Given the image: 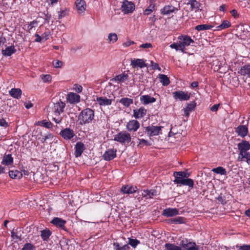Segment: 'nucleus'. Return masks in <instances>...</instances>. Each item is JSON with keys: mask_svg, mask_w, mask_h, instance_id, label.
Returning a JSON list of instances; mask_svg holds the SVG:
<instances>
[{"mask_svg": "<svg viewBox=\"0 0 250 250\" xmlns=\"http://www.w3.org/2000/svg\"><path fill=\"white\" fill-rule=\"evenodd\" d=\"M65 103L60 100L56 103H51L46 109L48 115L51 116L52 120L56 124H60L62 118L60 116L61 113L64 112Z\"/></svg>", "mask_w": 250, "mask_h": 250, "instance_id": "obj_1", "label": "nucleus"}, {"mask_svg": "<svg viewBox=\"0 0 250 250\" xmlns=\"http://www.w3.org/2000/svg\"><path fill=\"white\" fill-rule=\"evenodd\" d=\"M128 79V75L127 74L123 73L122 74L118 75L115 77L111 79L112 81H118L120 82H124Z\"/></svg>", "mask_w": 250, "mask_h": 250, "instance_id": "obj_29", "label": "nucleus"}, {"mask_svg": "<svg viewBox=\"0 0 250 250\" xmlns=\"http://www.w3.org/2000/svg\"><path fill=\"white\" fill-rule=\"evenodd\" d=\"M51 223L57 227H59L64 229L66 221L62 218L55 217L51 221Z\"/></svg>", "mask_w": 250, "mask_h": 250, "instance_id": "obj_26", "label": "nucleus"}, {"mask_svg": "<svg viewBox=\"0 0 250 250\" xmlns=\"http://www.w3.org/2000/svg\"><path fill=\"white\" fill-rule=\"evenodd\" d=\"M0 125L3 127H7L8 126V123L4 119H0Z\"/></svg>", "mask_w": 250, "mask_h": 250, "instance_id": "obj_62", "label": "nucleus"}, {"mask_svg": "<svg viewBox=\"0 0 250 250\" xmlns=\"http://www.w3.org/2000/svg\"><path fill=\"white\" fill-rule=\"evenodd\" d=\"M239 250H250V245H244L243 246H241L239 247Z\"/></svg>", "mask_w": 250, "mask_h": 250, "instance_id": "obj_60", "label": "nucleus"}, {"mask_svg": "<svg viewBox=\"0 0 250 250\" xmlns=\"http://www.w3.org/2000/svg\"><path fill=\"white\" fill-rule=\"evenodd\" d=\"M179 214V210L176 208H167L165 209L162 215L167 217H170L176 216Z\"/></svg>", "mask_w": 250, "mask_h": 250, "instance_id": "obj_11", "label": "nucleus"}, {"mask_svg": "<svg viewBox=\"0 0 250 250\" xmlns=\"http://www.w3.org/2000/svg\"><path fill=\"white\" fill-rule=\"evenodd\" d=\"M42 125L47 128H51L53 127V124L50 122H47L46 120H43L42 122Z\"/></svg>", "mask_w": 250, "mask_h": 250, "instance_id": "obj_50", "label": "nucleus"}, {"mask_svg": "<svg viewBox=\"0 0 250 250\" xmlns=\"http://www.w3.org/2000/svg\"><path fill=\"white\" fill-rule=\"evenodd\" d=\"M178 9L172 5H166L161 10L163 15H169L170 13L177 11Z\"/></svg>", "mask_w": 250, "mask_h": 250, "instance_id": "obj_22", "label": "nucleus"}, {"mask_svg": "<svg viewBox=\"0 0 250 250\" xmlns=\"http://www.w3.org/2000/svg\"><path fill=\"white\" fill-rule=\"evenodd\" d=\"M212 171L217 174L224 175H227V171L226 169L222 167H218L216 168H214L212 169Z\"/></svg>", "mask_w": 250, "mask_h": 250, "instance_id": "obj_43", "label": "nucleus"}, {"mask_svg": "<svg viewBox=\"0 0 250 250\" xmlns=\"http://www.w3.org/2000/svg\"><path fill=\"white\" fill-rule=\"evenodd\" d=\"M188 4L190 5L191 10H199L201 6V3L196 0H190Z\"/></svg>", "mask_w": 250, "mask_h": 250, "instance_id": "obj_34", "label": "nucleus"}, {"mask_svg": "<svg viewBox=\"0 0 250 250\" xmlns=\"http://www.w3.org/2000/svg\"><path fill=\"white\" fill-rule=\"evenodd\" d=\"M95 117L94 111L91 108L83 109L78 116V122L81 125L91 123Z\"/></svg>", "mask_w": 250, "mask_h": 250, "instance_id": "obj_2", "label": "nucleus"}, {"mask_svg": "<svg viewBox=\"0 0 250 250\" xmlns=\"http://www.w3.org/2000/svg\"><path fill=\"white\" fill-rule=\"evenodd\" d=\"M16 51L14 45L6 47L5 49L2 50V54L5 56H10Z\"/></svg>", "mask_w": 250, "mask_h": 250, "instance_id": "obj_27", "label": "nucleus"}, {"mask_svg": "<svg viewBox=\"0 0 250 250\" xmlns=\"http://www.w3.org/2000/svg\"><path fill=\"white\" fill-rule=\"evenodd\" d=\"M35 247L30 243L25 244L21 250H34Z\"/></svg>", "mask_w": 250, "mask_h": 250, "instance_id": "obj_49", "label": "nucleus"}, {"mask_svg": "<svg viewBox=\"0 0 250 250\" xmlns=\"http://www.w3.org/2000/svg\"><path fill=\"white\" fill-rule=\"evenodd\" d=\"M152 44L150 43H146L140 45V47L143 48H148L152 47Z\"/></svg>", "mask_w": 250, "mask_h": 250, "instance_id": "obj_61", "label": "nucleus"}, {"mask_svg": "<svg viewBox=\"0 0 250 250\" xmlns=\"http://www.w3.org/2000/svg\"><path fill=\"white\" fill-rule=\"evenodd\" d=\"M173 175L180 176L182 179H188L189 176V174L186 171H175Z\"/></svg>", "mask_w": 250, "mask_h": 250, "instance_id": "obj_46", "label": "nucleus"}, {"mask_svg": "<svg viewBox=\"0 0 250 250\" xmlns=\"http://www.w3.org/2000/svg\"><path fill=\"white\" fill-rule=\"evenodd\" d=\"M63 62L59 60H56L53 62V65L55 68H60L62 66Z\"/></svg>", "mask_w": 250, "mask_h": 250, "instance_id": "obj_54", "label": "nucleus"}, {"mask_svg": "<svg viewBox=\"0 0 250 250\" xmlns=\"http://www.w3.org/2000/svg\"><path fill=\"white\" fill-rule=\"evenodd\" d=\"M20 228L13 229L11 232V237L13 239H17L21 241V233Z\"/></svg>", "mask_w": 250, "mask_h": 250, "instance_id": "obj_28", "label": "nucleus"}, {"mask_svg": "<svg viewBox=\"0 0 250 250\" xmlns=\"http://www.w3.org/2000/svg\"><path fill=\"white\" fill-rule=\"evenodd\" d=\"M219 106V104H214L213 106H212L210 107V110L213 112H216L218 109Z\"/></svg>", "mask_w": 250, "mask_h": 250, "instance_id": "obj_64", "label": "nucleus"}, {"mask_svg": "<svg viewBox=\"0 0 250 250\" xmlns=\"http://www.w3.org/2000/svg\"><path fill=\"white\" fill-rule=\"evenodd\" d=\"M137 190V187H133V186H128V191H129V194H132L134 192H135Z\"/></svg>", "mask_w": 250, "mask_h": 250, "instance_id": "obj_59", "label": "nucleus"}, {"mask_svg": "<svg viewBox=\"0 0 250 250\" xmlns=\"http://www.w3.org/2000/svg\"><path fill=\"white\" fill-rule=\"evenodd\" d=\"M147 110L144 107L133 110V116L135 119H140L144 117L146 114Z\"/></svg>", "mask_w": 250, "mask_h": 250, "instance_id": "obj_14", "label": "nucleus"}, {"mask_svg": "<svg viewBox=\"0 0 250 250\" xmlns=\"http://www.w3.org/2000/svg\"><path fill=\"white\" fill-rule=\"evenodd\" d=\"M13 163V158L11 154L5 155L3 157L1 163L6 166L11 165Z\"/></svg>", "mask_w": 250, "mask_h": 250, "instance_id": "obj_30", "label": "nucleus"}, {"mask_svg": "<svg viewBox=\"0 0 250 250\" xmlns=\"http://www.w3.org/2000/svg\"><path fill=\"white\" fill-rule=\"evenodd\" d=\"M238 159L239 161H245L249 165L250 164V152L245 151L243 153H239Z\"/></svg>", "mask_w": 250, "mask_h": 250, "instance_id": "obj_24", "label": "nucleus"}, {"mask_svg": "<svg viewBox=\"0 0 250 250\" xmlns=\"http://www.w3.org/2000/svg\"><path fill=\"white\" fill-rule=\"evenodd\" d=\"M121 9L125 14L131 13L135 10V5L132 2L124 0L122 3Z\"/></svg>", "mask_w": 250, "mask_h": 250, "instance_id": "obj_7", "label": "nucleus"}, {"mask_svg": "<svg viewBox=\"0 0 250 250\" xmlns=\"http://www.w3.org/2000/svg\"><path fill=\"white\" fill-rule=\"evenodd\" d=\"M38 23V21H33L30 22L28 26V30L29 32H31L33 28L37 25Z\"/></svg>", "mask_w": 250, "mask_h": 250, "instance_id": "obj_51", "label": "nucleus"}, {"mask_svg": "<svg viewBox=\"0 0 250 250\" xmlns=\"http://www.w3.org/2000/svg\"><path fill=\"white\" fill-rule=\"evenodd\" d=\"M140 243L139 240L136 239H132L131 238H128V245H130L131 247L134 248H135L138 244Z\"/></svg>", "mask_w": 250, "mask_h": 250, "instance_id": "obj_47", "label": "nucleus"}, {"mask_svg": "<svg viewBox=\"0 0 250 250\" xmlns=\"http://www.w3.org/2000/svg\"><path fill=\"white\" fill-rule=\"evenodd\" d=\"M117 150L114 149H109L103 155L104 159L106 161L113 159L116 156Z\"/></svg>", "mask_w": 250, "mask_h": 250, "instance_id": "obj_15", "label": "nucleus"}, {"mask_svg": "<svg viewBox=\"0 0 250 250\" xmlns=\"http://www.w3.org/2000/svg\"><path fill=\"white\" fill-rule=\"evenodd\" d=\"M58 13H59V15H58L59 19H62V17H64L66 15V11H59Z\"/></svg>", "mask_w": 250, "mask_h": 250, "instance_id": "obj_63", "label": "nucleus"}, {"mask_svg": "<svg viewBox=\"0 0 250 250\" xmlns=\"http://www.w3.org/2000/svg\"><path fill=\"white\" fill-rule=\"evenodd\" d=\"M173 98L180 101H188L190 97V94L183 91H176L172 93Z\"/></svg>", "mask_w": 250, "mask_h": 250, "instance_id": "obj_5", "label": "nucleus"}, {"mask_svg": "<svg viewBox=\"0 0 250 250\" xmlns=\"http://www.w3.org/2000/svg\"><path fill=\"white\" fill-rule=\"evenodd\" d=\"M213 26L208 24H200L195 26V29L197 31L211 29Z\"/></svg>", "mask_w": 250, "mask_h": 250, "instance_id": "obj_40", "label": "nucleus"}, {"mask_svg": "<svg viewBox=\"0 0 250 250\" xmlns=\"http://www.w3.org/2000/svg\"><path fill=\"white\" fill-rule=\"evenodd\" d=\"M51 76L50 75H43V77L42 78V79L43 81V82H48L51 81Z\"/></svg>", "mask_w": 250, "mask_h": 250, "instance_id": "obj_57", "label": "nucleus"}, {"mask_svg": "<svg viewBox=\"0 0 250 250\" xmlns=\"http://www.w3.org/2000/svg\"><path fill=\"white\" fill-rule=\"evenodd\" d=\"M51 232L49 229H45L41 231V236L43 241H47L51 235Z\"/></svg>", "mask_w": 250, "mask_h": 250, "instance_id": "obj_35", "label": "nucleus"}, {"mask_svg": "<svg viewBox=\"0 0 250 250\" xmlns=\"http://www.w3.org/2000/svg\"><path fill=\"white\" fill-rule=\"evenodd\" d=\"M178 39L180 44V50L183 53H186V47L194 43V41L188 35H181L178 37Z\"/></svg>", "mask_w": 250, "mask_h": 250, "instance_id": "obj_3", "label": "nucleus"}, {"mask_svg": "<svg viewBox=\"0 0 250 250\" xmlns=\"http://www.w3.org/2000/svg\"><path fill=\"white\" fill-rule=\"evenodd\" d=\"M159 78L160 82L162 83L164 86H167L170 83V81L168 77L164 74H159Z\"/></svg>", "mask_w": 250, "mask_h": 250, "instance_id": "obj_36", "label": "nucleus"}, {"mask_svg": "<svg viewBox=\"0 0 250 250\" xmlns=\"http://www.w3.org/2000/svg\"><path fill=\"white\" fill-rule=\"evenodd\" d=\"M155 5L150 2L149 6L144 11V14L148 15L155 10Z\"/></svg>", "mask_w": 250, "mask_h": 250, "instance_id": "obj_45", "label": "nucleus"}, {"mask_svg": "<svg viewBox=\"0 0 250 250\" xmlns=\"http://www.w3.org/2000/svg\"><path fill=\"white\" fill-rule=\"evenodd\" d=\"M235 132L239 136L244 137L248 133V128L245 125H240L236 128Z\"/></svg>", "mask_w": 250, "mask_h": 250, "instance_id": "obj_25", "label": "nucleus"}, {"mask_svg": "<svg viewBox=\"0 0 250 250\" xmlns=\"http://www.w3.org/2000/svg\"><path fill=\"white\" fill-rule=\"evenodd\" d=\"M119 103L125 107H128L131 104H133V100L128 98H122L120 100Z\"/></svg>", "mask_w": 250, "mask_h": 250, "instance_id": "obj_31", "label": "nucleus"}, {"mask_svg": "<svg viewBox=\"0 0 250 250\" xmlns=\"http://www.w3.org/2000/svg\"><path fill=\"white\" fill-rule=\"evenodd\" d=\"M96 101L101 106H106L111 104L112 99H108L106 97H100L97 98Z\"/></svg>", "mask_w": 250, "mask_h": 250, "instance_id": "obj_20", "label": "nucleus"}, {"mask_svg": "<svg viewBox=\"0 0 250 250\" xmlns=\"http://www.w3.org/2000/svg\"><path fill=\"white\" fill-rule=\"evenodd\" d=\"M121 192L124 194H129L128 185H124L121 188Z\"/></svg>", "mask_w": 250, "mask_h": 250, "instance_id": "obj_56", "label": "nucleus"}, {"mask_svg": "<svg viewBox=\"0 0 250 250\" xmlns=\"http://www.w3.org/2000/svg\"><path fill=\"white\" fill-rule=\"evenodd\" d=\"M131 65L133 68L139 67L141 68L146 66V64L145 63L144 60L140 59L132 60L131 61Z\"/></svg>", "mask_w": 250, "mask_h": 250, "instance_id": "obj_19", "label": "nucleus"}, {"mask_svg": "<svg viewBox=\"0 0 250 250\" xmlns=\"http://www.w3.org/2000/svg\"><path fill=\"white\" fill-rule=\"evenodd\" d=\"M74 86V89L77 92L81 93L82 91L83 87L81 85L76 84Z\"/></svg>", "mask_w": 250, "mask_h": 250, "instance_id": "obj_58", "label": "nucleus"}, {"mask_svg": "<svg viewBox=\"0 0 250 250\" xmlns=\"http://www.w3.org/2000/svg\"><path fill=\"white\" fill-rule=\"evenodd\" d=\"M196 106V103L194 101L188 103L187 106L184 109L185 116L188 117L189 115V112L194 110Z\"/></svg>", "mask_w": 250, "mask_h": 250, "instance_id": "obj_23", "label": "nucleus"}, {"mask_svg": "<svg viewBox=\"0 0 250 250\" xmlns=\"http://www.w3.org/2000/svg\"><path fill=\"white\" fill-rule=\"evenodd\" d=\"M9 176L12 179H20L22 176V174L21 172L18 170H10L9 172Z\"/></svg>", "mask_w": 250, "mask_h": 250, "instance_id": "obj_38", "label": "nucleus"}, {"mask_svg": "<svg viewBox=\"0 0 250 250\" xmlns=\"http://www.w3.org/2000/svg\"><path fill=\"white\" fill-rule=\"evenodd\" d=\"M180 44L179 42L177 43H173L170 45L171 48L175 49L176 50H180Z\"/></svg>", "mask_w": 250, "mask_h": 250, "instance_id": "obj_55", "label": "nucleus"}, {"mask_svg": "<svg viewBox=\"0 0 250 250\" xmlns=\"http://www.w3.org/2000/svg\"><path fill=\"white\" fill-rule=\"evenodd\" d=\"M192 242H190L188 240L186 239L181 241L179 245L184 249H186L187 250V248L189 247L191 244H192Z\"/></svg>", "mask_w": 250, "mask_h": 250, "instance_id": "obj_44", "label": "nucleus"}, {"mask_svg": "<svg viewBox=\"0 0 250 250\" xmlns=\"http://www.w3.org/2000/svg\"><path fill=\"white\" fill-rule=\"evenodd\" d=\"M184 218L182 217H177L173 219L168 220V223L170 224H182L184 223Z\"/></svg>", "mask_w": 250, "mask_h": 250, "instance_id": "obj_39", "label": "nucleus"}, {"mask_svg": "<svg viewBox=\"0 0 250 250\" xmlns=\"http://www.w3.org/2000/svg\"><path fill=\"white\" fill-rule=\"evenodd\" d=\"M140 142L138 144V146H140V147H143L144 145H146L147 146H150L151 144L149 143L147 141L145 140V139H141L139 140Z\"/></svg>", "mask_w": 250, "mask_h": 250, "instance_id": "obj_52", "label": "nucleus"}, {"mask_svg": "<svg viewBox=\"0 0 250 250\" xmlns=\"http://www.w3.org/2000/svg\"><path fill=\"white\" fill-rule=\"evenodd\" d=\"M66 99L70 104H75L80 102V96L77 94L70 92L67 95Z\"/></svg>", "mask_w": 250, "mask_h": 250, "instance_id": "obj_13", "label": "nucleus"}, {"mask_svg": "<svg viewBox=\"0 0 250 250\" xmlns=\"http://www.w3.org/2000/svg\"><path fill=\"white\" fill-rule=\"evenodd\" d=\"M75 155L76 157H80L85 149L84 145L81 142H78L75 145Z\"/></svg>", "mask_w": 250, "mask_h": 250, "instance_id": "obj_17", "label": "nucleus"}, {"mask_svg": "<svg viewBox=\"0 0 250 250\" xmlns=\"http://www.w3.org/2000/svg\"><path fill=\"white\" fill-rule=\"evenodd\" d=\"M239 153H243L250 149V144L247 141L243 140L237 145Z\"/></svg>", "mask_w": 250, "mask_h": 250, "instance_id": "obj_16", "label": "nucleus"}, {"mask_svg": "<svg viewBox=\"0 0 250 250\" xmlns=\"http://www.w3.org/2000/svg\"><path fill=\"white\" fill-rule=\"evenodd\" d=\"M131 140L130 134L126 131L118 133L114 137V140L122 144L129 143Z\"/></svg>", "mask_w": 250, "mask_h": 250, "instance_id": "obj_4", "label": "nucleus"}, {"mask_svg": "<svg viewBox=\"0 0 250 250\" xmlns=\"http://www.w3.org/2000/svg\"><path fill=\"white\" fill-rule=\"evenodd\" d=\"M231 26L230 22L228 21H224L222 24H221L220 25L217 26V30H221L222 29L228 28L229 27Z\"/></svg>", "mask_w": 250, "mask_h": 250, "instance_id": "obj_41", "label": "nucleus"}, {"mask_svg": "<svg viewBox=\"0 0 250 250\" xmlns=\"http://www.w3.org/2000/svg\"><path fill=\"white\" fill-rule=\"evenodd\" d=\"M187 250H203V249L200 250L199 246H197L195 243L192 242V244L187 248Z\"/></svg>", "mask_w": 250, "mask_h": 250, "instance_id": "obj_53", "label": "nucleus"}, {"mask_svg": "<svg viewBox=\"0 0 250 250\" xmlns=\"http://www.w3.org/2000/svg\"><path fill=\"white\" fill-rule=\"evenodd\" d=\"M144 197L146 199L152 198L153 196H156L158 195L157 191L155 189L150 190H144L142 193Z\"/></svg>", "mask_w": 250, "mask_h": 250, "instance_id": "obj_21", "label": "nucleus"}, {"mask_svg": "<svg viewBox=\"0 0 250 250\" xmlns=\"http://www.w3.org/2000/svg\"><path fill=\"white\" fill-rule=\"evenodd\" d=\"M165 247L167 250H182L180 247L176 246L173 244L166 243Z\"/></svg>", "mask_w": 250, "mask_h": 250, "instance_id": "obj_42", "label": "nucleus"}, {"mask_svg": "<svg viewBox=\"0 0 250 250\" xmlns=\"http://www.w3.org/2000/svg\"><path fill=\"white\" fill-rule=\"evenodd\" d=\"M163 128L161 126H148L145 128L146 131L150 136L158 135Z\"/></svg>", "mask_w": 250, "mask_h": 250, "instance_id": "obj_8", "label": "nucleus"}, {"mask_svg": "<svg viewBox=\"0 0 250 250\" xmlns=\"http://www.w3.org/2000/svg\"><path fill=\"white\" fill-rule=\"evenodd\" d=\"M113 245L115 250H128L130 249L128 244L122 245V244H119L118 242H114Z\"/></svg>", "mask_w": 250, "mask_h": 250, "instance_id": "obj_33", "label": "nucleus"}, {"mask_svg": "<svg viewBox=\"0 0 250 250\" xmlns=\"http://www.w3.org/2000/svg\"><path fill=\"white\" fill-rule=\"evenodd\" d=\"M60 135L65 140H70L75 136V133L73 129L66 128L61 131Z\"/></svg>", "mask_w": 250, "mask_h": 250, "instance_id": "obj_9", "label": "nucleus"}, {"mask_svg": "<svg viewBox=\"0 0 250 250\" xmlns=\"http://www.w3.org/2000/svg\"><path fill=\"white\" fill-rule=\"evenodd\" d=\"M75 4L79 14H81L84 12L86 7V2L84 0H76Z\"/></svg>", "mask_w": 250, "mask_h": 250, "instance_id": "obj_12", "label": "nucleus"}, {"mask_svg": "<svg viewBox=\"0 0 250 250\" xmlns=\"http://www.w3.org/2000/svg\"><path fill=\"white\" fill-rule=\"evenodd\" d=\"M139 127V122L135 120H132L129 121L126 125V128L130 132H135L137 131Z\"/></svg>", "mask_w": 250, "mask_h": 250, "instance_id": "obj_10", "label": "nucleus"}, {"mask_svg": "<svg viewBox=\"0 0 250 250\" xmlns=\"http://www.w3.org/2000/svg\"><path fill=\"white\" fill-rule=\"evenodd\" d=\"M156 101V99L155 98L151 97L149 95H143L140 97V101L144 105L154 103Z\"/></svg>", "mask_w": 250, "mask_h": 250, "instance_id": "obj_18", "label": "nucleus"}, {"mask_svg": "<svg viewBox=\"0 0 250 250\" xmlns=\"http://www.w3.org/2000/svg\"><path fill=\"white\" fill-rule=\"evenodd\" d=\"M175 179L173 182L175 184H181L184 186H188L189 188H193L194 186V181L191 179H182L180 176L173 175Z\"/></svg>", "mask_w": 250, "mask_h": 250, "instance_id": "obj_6", "label": "nucleus"}, {"mask_svg": "<svg viewBox=\"0 0 250 250\" xmlns=\"http://www.w3.org/2000/svg\"><path fill=\"white\" fill-rule=\"evenodd\" d=\"M240 72L242 75H248L250 77V65H245L242 66Z\"/></svg>", "mask_w": 250, "mask_h": 250, "instance_id": "obj_37", "label": "nucleus"}, {"mask_svg": "<svg viewBox=\"0 0 250 250\" xmlns=\"http://www.w3.org/2000/svg\"><path fill=\"white\" fill-rule=\"evenodd\" d=\"M108 40L109 42H115L118 40V37L116 33H110L108 36Z\"/></svg>", "mask_w": 250, "mask_h": 250, "instance_id": "obj_48", "label": "nucleus"}, {"mask_svg": "<svg viewBox=\"0 0 250 250\" xmlns=\"http://www.w3.org/2000/svg\"><path fill=\"white\" fill-rule=\"evenodd\" d=\"M22 91L20 88H12L9 91L10 95L13 98L18 99L21 97Z\"/></svg>", "mask_w": 250, "mask_h": 250, "instance_id": "obj_32", "label": "nucleus"}]
</instances>
